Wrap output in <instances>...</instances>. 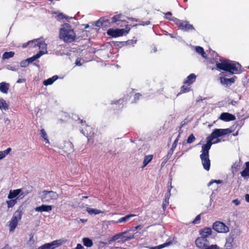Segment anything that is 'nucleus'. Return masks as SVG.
<instances>
[{"label":"nucleus","mask_w":249,"mask_h":249,"mask_svg":"<svg viewBox=\"0 0 249 249\" xmlns=\"http://www.w3.org/2000/svg\"><path fill=\"white\" fill-rule=\"evenodd\" d=\"M217 138H218V128H215L211 134L207 138V143L202 146L201 154L200 155V158L203 167L206 171L210 170L211 165L209 154V150L213 143L218 142V140L215 142H212L213 139Z\"/></svg>","instance_id":"1"},{"label":"nucleus","mask_w":249,"mask_h":249,"mask_svg":"<svg viewBox=\"0 0 249 249\" xmlns=\"http://www.w3.org/2000/svg\"><path fill=\"white\" fill-rule=\"evenodd\" d=\"M219 70L229 72L231 74H240L243 71L241 65L238 62L219 56Z\"/></svg>","instance_id":"2"},{"label":"nucleus","mask_w":249,"mask_h":249,"mask_svg":"<svg viewBox=\"0 0 249 249\" xmlns=\"http://www.w3.org/2000/svg\"><path fill=\"white\" fill-rule=\"evenodd\" d=\"M59 38L66 43H71L75 41L76 34L71 26L69 23H64L59 29Z\"/></svg>","instance_id":"3"},{"label":"nucleus","mask_w":249,"mask_h":249,"mask_svg":"<svg viewBox=\"0 0 249 249\" xmlns=\"http://www.w3.org/2000/svg\"><path fill=\"white\" fill-rule=\"evenodd\" d=\"M40 195V199L43 202L49 203L58 198V195L53 191L44 190Z\"/></svg>","instance_id":"4"},{"label":"nucleus","mask_w":249,"mask_h":249,"mask_svg":"<svg viewBox=\"0 0 249 249\" xmlns=\"http://www.w3.org/2000/svg\"><path fill=\"white\" fill-rule=\"evenodd\" d=\"M22 214V210L20 207L14 213L12 219L9 221V231H13L18 225V221L21 219Z\"/></svg>","instance_id":"5"},{"label":"nucleus","mask_w":249,"mask_h":249,"mask_svg":"<svg viewBox=\"0 0 249 249\" xmlns=\"http://www.w3.org/2000/svg\"><path fill=\"white\" fill-rule=\"evenodd\" d=\"M173 20L174 23L181 30L186 32L195 30L193 25L190 24L187 21L180 20L178 18H174Z\"/></svg>","instance_id":"6"},{"label":"nucleus","mask_w":249,"mask_h":249,"mask_svg":"<svg viewBox=\"0 0 249 249\" xmlns=\"http://www.w3.org/2000/svg\"><path fill=\"white\" fill-rule=\"evenodd\" d=\"M130 29L128 25H125V29H109L107 31V34L113 37H117L123 36L124 35L128 34Z\"/></svg>","instance_id":"7"},{"label":"nucleus","mask_w":249,"mask_h":249,"mask_svg":"<svg viewBox=\"0 0 249 249\" xmlns=\"http://www.w3.org/2000/svg\"><path fill=\"white\" fill-rule=\"evenodd\" d=\"M125 101L124 98H120L118 100L112 101L111 109L122 110L124 107Z\"/></svg>","instance_id":"8"},{"label":"nucleus","mask_w":249,"mask_h":249,"mask_svg":"<svg viewBox=\"0 0 249 249\" xmlns=\"http://www.w3.org/2000/svg\"><path fill=\"white\" fill-rule=\"evenodd\" d=\"M195 244L198 248L203 249L209 245V242L207 238L204 237H198L195 241Z\"/></svg>","instance_id":"9"},{"label":"nucleus","mask_w":249,"mask_h":249,"mask_svg":"<svg viewBox=\"0 0 249 249\" xmlns=\"http://www.w3.org/2000/svg\"><path fill=\"white\" fill-rule=\"evenodd\" d=\"M237 77L234 76L231 78H227L226 77H220L219 78L220 83L222 85H224L226 87L230 86L232 84L234 83Z\"/></svg>","instance_id":"10"},{"label":"nucleus","mask_w":249,"mask_h":249,"mask_svg":"<svg viewBox=\"0 0 249 249\" xmlns=\"http://www.w3.org/2000/svg\"><path fill=\"white\" fill-rule=\"evenodd\" d=\"M62 149L66 154H69L74 151V146L70 141H65Z\"/></svg>","instance_id":"11"},{"label":"nucleus","mask_w":249,"mask_h":249,"mask_svg":"<svg viewBox=\"0 0 249 249\" xmlns=\"http://www.w3.org/2000/svg\"><path fill=\"white\" fill-rule=\"evenodd\" d=\"M30 41H33L32 43H31L29 46L31 47L35 48L38 47L39 49H46L47 45L45 43V42L39 38L34 39L33 40H31Z\"/></svg>","instance_id":"12"},{"label":"nucleus","mask_w":249,"mask_h":249,"mask_svg":"<svg viewBox=\"0 0 249 249\" xmlns=\"http://www.w3.org/2000/svg\"><path fill=\"white\" fill-rule=\"evenodd\" d=\"M219 119L225 122H230L236 119L235 116L228 112H224L221 114Z\"/></svg>","instance_id":"13"},{"label":"nucleus","mask_w":249,"mask_h":249,"mask_svg":"<svg viewBox=\"0 0 249 249\" xmlns=\"http://www.w3.org/2000/svg\"><path fill=\"white\" fill-rule=\"evenodd\" d=\"M207 69L213 71L218 69V61L214 58L211 59L208 62Z\"/></svg>","instance_id":"14"},{"label":"nucleus","mask_w":249,"mask_h":249,"mask_svg":"<svg viewBox=\"0 0 249 249\" xmlns=\"http://www.w3.org/2000/svg\"><path fill=\"white\" fill-rule=\"evenodd\" d=\"M22 192V190L21 189H18L13 190H10L8 196V198L9 199H15V198H17L20 197L19 196L20 193Z\"/></svg>","instance_id":"15"},{"label":"nucleus","mask_w":249,"mask_h":249,"mask_svg":"<svg viewBox=\"0 0 249 249\" xmlns=\"http://www.w3.org/2000/svg\"><path fill=\"white\" fill-rule=\"evenodd\" d=\"M53 206L52 205H42L40 206L36 207L35 208V210L36 212H50L52 210Z\"/></svg>","instance_id":"16"},{"label":"nucleus","mask_w":249,"mask_h":249,"mask_svg":"<svg viewBox=\"0 0 249 249\" xmlns=\"http://www.w3.org/2000/svg\"><path fill=\"white\" fill-rule=\"evenodd\" d=\"M101 19L102 20V28L103 29H106L110 26H111L113 23L111 21V20L110 19V18L109 17H102L101 18Z\"/></svg>","instance_id":"17"},{"label":"nucleus","mask_w":249,"mask_h":249,"mask_svg":"<svg viewBox=\"0 0 249 249\" xmlns=\"http://www.w3.org/2000/svg\"><path fill=\"white\" fill-rule=\"evenodd\" d=\"M136 216V214H132V213L129 214L125 215L124 217H122L119 218L117 221H113V223H115V224H118V223H123V222L125 223V222L128 221L131 218L135 217Z\"/></svg>","instance_id":"18"},{"label":"nucleus","mask_w":249,"mask_h":249,"mask_svg":"<svg viewBox=\"0 0 249 249\" xmlns=\"http://www.w3.org/2000/svg\"><path fill=\"white\" fill-rule=\"evenodd\" d=\"M122 15L121 14L116 15L114 16L112 18H110L111 20V22L114 23H116L117 25H120V23H126L125 20H123L121 19Z\"/></svg>","instance_id":"19"},{"label":"nucleus","mask_w":249,"mask_h":249,"mask_svg":"<svg viewBox=\"0 0 249 249\" xmlns=\"http://www.w3.org/2000/svg\"><path fill=\"white\" fill-rule=\"evenodd\" d=\"M196 79V75L194 73H191L188 75L184 80L183 83L188 86H190L195 82Z\"/></svg>","instance_id":"20"},{"label":"nucleus","mask_w":249,"mask_h":249,"mask_svg":"<svg viewBox=\"0 0 249 249\" xmlns=\"http://www.w3.org/2000/svg\"><path fill=\"white\" fill-rule=\"evenodd\" d=\"M200 237H204L205 238L208 237L212 234V229L210 228H205L204 229L199 230Z\"/></svg>","instance_id":"21"},{"label":"nucleus","mask_w":249,"mask_h":249,"mask_svg":"<svg viewBox=\"0 0 249 249\" xmlns=\"http://www.w3.org/2000/svg\"><path fill=\"white\" fill-rule=\"evenodd\" d=\"M9 86L10 85L9 83H7L4 82L0 83V91L3 93L7 94L9 89Z\"/></svg>","instance_id":"22"},{"label":"nucleus","mask_w":249,"mask_h":249,"mask_svg":"<svg viewBox=\"0 0 249 249\" xmlns=\"http://www.w3.org/2000/svg\"><path fill=\"white\" fill-rule=\"evenodd\" d=\"M229 231V228L223 222L219 221V233H227Z\"/></svg>","instance_id":"23"},{"label":"nucleus","mask_w":249,"mask_h":249,"mask_svg":"<svg viewBox=\"0 0 249 249\" xmlns=\"http://www.w3.org/2000/svg\"><path fill=\"white\" fill-rule=\"evenodd\" d=\"M241 175L243 178L249 177V161L245 162V168L241 172Z\"/></svg>","instance_id":"24"},{"label":"nucleus","mask_w":249,"mask_h":249,"mask_svg":"<svg viewBox=\"0 0 249 249\" xmlns=\"http://www.w3.org/2000/svg\"><path fill=\"white\" fill-rule=\"evenodd\" d=\"M58 78V76L57 75H54L51 78H48L47 80H45L43 81V84L45 86H48L51 85Z\"/></svg>","instance_id":"25"},{"label":"nucleus","mask_w":249,"mask_h":249,"mask_svg":"<svg viewBox=\"0 0 249 249\" xmlns=\"http://www.w3.org/2000/svg\"><path fill=\"white\" fill-rule=\"evenodd\" d=\"M153 156L152 155H146L144 157L143 161V165L142 168L145 167L152 160Z\"/></svg>","instance_id":"26"},{"label":"nucleus","mask_w":249,"mask_h":249,"mask_svg":"<svg viewBox=\"0 0 249 249\" xmlns=\"http://www.w3.org/2000/svg\"><path fill=\"white\" fill-rule=\"evenodd\" d=\"M231 133V131L229 128L219 129V138L223 136L229 135Z\"/></svg>","instance_id":"27"},{"label":"nucleus","mask_w":249,"mask_h":249,"mask_svg":"<svg viewBox=\"0 0 249 249\" xmlns=\"http://www.w3.org/2000/svg\"><path fill=\"white\" fill-rule=\"evenodd\" d=\"M234 239V234L231 232L229 236L226 238V244L229 245V247H231L232 243L233 242Z\"/></svg>","instance_id":"28"},{"label":"nucleus","mask_w":249,"mask_h":249,"mask_svg":"<svg viewBox=\"0 0 249 249\" xmlns=\"http://www.w3.org/2000/svg\"><path fill=\"white\" fill-rule=\"evenodd\" d=\"M14 54L15 53L12 51L5 52L2 54V59L3 60L8 59L13 57L14 56Z\"/></svg>","instance_id":"29"},{"label":"nucleus","mask_w":249,"mask_h":249,"mask_svg":"<svg viewBox=\"0 0 249 249\" xmlns=\"http://www.w3.org/2000/svg\"><path fill=\"white\" fill-rule=\"evenodd\" d=\"M87 212L90 215L92 214H98L102 213V212L99 210L96 209H92L90 208H87Z\"/></svg>","instance_id":"30"},{"label":"nucleus","mask_w":249,"mask_h":249,"mask_svg":"<svg viewBox=\"0 0 249 249\" xmlns=\"http://www.w3.org/2000/svg\"><path fill=\"white\" fill-rule=\"evenodd\" d=\"M62 243H63L62 240L61 239H59V240H54V241H53L52 242H51L50 243H48V244H50V248L53 247V248H55L56 249V247H57L60 246L61 245H62Z\"/></svg>","instance_id":"31"},{"label":"nucleus","mask_w":249,"mask_h":249,"mask_svg":"<svg viewBox=\"0 0 249 249\" xmlns=\"http://www.w3.org/2000/svg\"><path fill=\"white\" fill-rule=\"evenodd\" d=\"M0 109H3L4 110H7L9 109L8 104L2 98H0Z\"/></svg>","instance_id":"32"},{"label":"nucleus","mask_w":249,"mask_h":249,"mask_svg":"<svg viewBox=\"0 0 249 249\" xmlns=\"http://www.w3.org/2000/svg\"><path fill=\"white\" fill-rule=\"evenodd\" d=\"M83 242L84 245L87 247H91L93 245L92 240L88 237L83 238Z\"/></svg>","instance_id":"33"},{"label":"nucleus","mask_w":249,"mask_h":249,"mask_svg":"<svg viewBox=\"0 0 249 249\" xmlns=\"http://www.w3.org/2000/svg\"><path fill=\"white\" fill-rule=\"evenodd\" d=\"M18 198V197H17L15 199H12L10 200L6 201L8 208H12L17 203V200Z\"/></svg>","instance_id":"34"},{"label":"nucleus","mask_w":249,"mask_h":249,"mask_svg":"<svg viewBox=\"0 0 249 249\" xmlns=\"http://www.w3.org/2000/svg\"><path fill=\"white\" fill-rule=\"evenodd\" d=\"M196 51L197 53L200 54L203 57L205 58L206 57V54L202 47L197 46L196 47Z\"/></svg>","instance_id":"35"},{"label":"nucleus","mask_w":249,"mask_h":249,"mask_svg":"<svg viewBox=\"0 0 249 249\" xmlns=\"http://www.w3.org/2000/svg\"><path fill=\"white\" fill-rule=\"evenodd\" d=\"M190 87H189V86H188L187 85V86L183 85L182 86H181L180 88V91L179 92V93H178V94H180L183 93L188 92L190 91Z\"/></svg>","instance_id":"36"},{"label":"nucleus","mask_w":249,"mask_h":249,"mask_svg":"<svg viewBox=\"0 0 249 249\" xmlns=\"http://www.w3.org/2000/svg\"><path fill=\"white\" fill-rule=\"evenodd\" d=\"M40 136L44 139L46 143H49V139H48L47 134L44 129H41L40 130Z\"/></svg>","instance_id":"37"},{"label":"nucleus","mask_w":249,"mask_h":249,"mask_svg":"<svg viewBox=\"0 0 249 249\" xmlns=\"http://www.w3.org/2000/svg\"><path fill=\"white\" fill-rule=\"evenodd\" d=\"M170 244H171L170 242H166V243H164V244H162L160 245L159 246L155 247L154 248H153V249H161L162 248H165L166 247L168 246L169 245H170Z\"/></svg>","instance_id":"38"},{"label":"nucleus","mask_w":249,"mask_h":249,"mask_svg":"<svg viewBox=\"0 0 249 249\" xmlns=\"http://www.w3.org/2000/svg\"><path fill=\"white\" fill-rule=\"evenodd\" d=\"M165 18L166 19H168L171 21H172L173 22V19L177 18L175 17H172V14L171 12H168L166 13L165 14Z\"/></svg>","instance_id":"39"},{"label":"nucleus","mask_w":249,"mask_h":249,"mask_svg":"<svg viewBox=\"0 0 249 249\" xmlns=\"http://www.w3.org/2000/svg\"><path fill=\"white\" fill-rule=\"evenodd\" d=\"M239 167V163L238 162H235L231 166V169L233 172H236Z\"/></svg>","instance_id":"40"},{"label":"nucleus","mask_w":249,"mask_h":249,"mask_svg":"<svg viewBox=\"0 0 249 249\" xmlns=\"http://www.w3.org/2000/svg\"><path fill=\"white\" fill-rule=\"evenodd\" d=\"M201 213L198 214L192 221V223L193 224H197L199 223L201 219Z\"/></svg>","instance_id":"41"},{"label":"nucleus","mask_w":249,"mask_h":249,"mask_svg":"<svg viewBox=\"0 0 249 249\" xmlns=\"http://www.w3.org/2000/svg\"><path fill=\"white\" fill-rule=\"evenodd\" d=\"M195 140H196L195 137L194 136V135L193 134H192L188 138V139L187 140V142L188 143H191L193 142H194L195 141Z\"/></svg>","instance_id":"42"},{"label":"nucleus","mask_w":249,"mask_h":249,"mask_svg":"<svg viewBox=\"0 0 249 249\" xmlns=\"http://www.w3.org/2000/svg\"><path fill=\"white\" fill-rule=\"evenodd\" d=\"M29 240L28 241V244L32 245L34 244L35 240L34 239V235L32 233H31L30 235Z\"/></svg>","instance_id":"43"},{"label":"nucleus","mask_w":249,"mask_h":249,"mask_svg":"<svg viewBox=\"0 0 249 249\" xmlns=\"http://www.w3.org/2000/svg\"><path fill=\"white\" fill-rule=\"evenodd\" d=\"M179 137V134L178 135V137L176 138V139L174 141L172 145V147H171V149H173L175 150V148H176L177 147V143L178 142V138Z\"/></svg>","instance_id":"44"},{"label":"nucleus","mask_w":249,"mask_h":249,"mask_svg":"<svg viewBox=\"0 0 249 249\" xmlns=\"http://www.w3.org/2000/svg\"><path fill=\"white\" fill-rule=\"evenodd\" d=\"M142 95L140 93H136L134 95V102L132 103H136L138 100L140 99Z\"/></svg>","instance_id":"45"},{"label":"nucleus","mask_w":249,"mask_h":249,"mask_svg":"<svg viewBox=\"0 0 249 249\" xmlns=\"http://www.w3.org/2000/svg\"><path fill=\"white\" fill-rule=\"evenodd\" d=\"M211 200L213 202H216L217 200L216 194L215 192H213L210 196Z\"/></svg>","instance_id":"46"},{"label":"nucleus","mask_w":249,"mask_h":249,"mask_svg":"<svg viewBox=\"0 0 249 249\" xmlns=\"http://www.w3.org/2000/svg\"><path fill=\"white\" fill-rule=\"evenodd\" d=\"M102 20L101 18L97 21L95 24V26L98 27V28H102Z\"/></svg>","instance_id":"47"},{"label":"nucleus","mask_w":249,"mask_h":249,"mask_svg":"<svg viewBox=\"0 0 249 249\" xmlns=\"http://www.w3.org/2000/svg\"><path fill=\"white\" fill-rule=\"evenodd\" d=\"M29 65V62L27 59L23 60L20 63V66L21 67H26Z\"/></svg>","instance_id":"48"},{"label":"nucleus","mask_w":249,"mask_h":249,"mask_svg":"<svg viewBox=\"0 0 249 249\" xmlns=\"http://www.w3.org/2000/svg\"><path fill=\"white\" fill-rule=\"evenodd\" d=\"M50 249V244H49L48 243H46L38 248V249Z\"/></svg>","instance_id":"49"},{"label":"nucleus","mask_w":249,"mask_h":249,"mask_svg":"<svg viewBox=\"0 0 249 249\" xmlns=\"http://www.w3.org/2000/svg\"><path fill=\"white\" fill-rule=\"evenodd\" d=\"M203 249H218V246L216 245H212L211 246L208 245L207 247Z\"/></svg>","instance_id":"50"},{"label":"nucleus","mask_w":249,"mask_h":249,"mask_svg":"<svg viewBox=\"0 0 249 249\" xmlns=\"http://www.w3.org/2000/svg\"><path fill=\"white\" fill-rule=\"evenodd\" d=\"M43 54H44V52L42 51H40L37 53L34 56L36 60L39 58Z\"/></svg>","instance_id":"51"},{"label":"nucleus","mask_w":249,"mask_h":249,"mask_svg":"<svg viewBox=\"0 0 249 249\" xmlns=\"http://www.w3.org/2000/svg\"><path fill=\"white\" fill-rule=\"evenodd\" d=\"M174 151V150L170 148L169 151L168 152L167 154L165 156H166L168 158L170 159L172 155L173 154Z\"/></svg>","instance_id":"52"},{"label":"nucleus","mask_w":249,"mask_h":249,"mask_svg":"<svg viewBox=\"0 0 249 249\" xmlns=\"http://www.w3.org/2000/svg\"><path fill=\"white\" fill-rule=\"evenodd\" d=\"M125 232H122V233H119L118 234H116L115 235H114L113 237V239L114 240H117L119 238L120 236L124 234H125Z\"/></svg>","instance_id":"53"},{"label":"nucleus","mask_w":249,"mask_h":249,"mask_svg":"<svg viewBox=\"0 0 249 249\" xmlns=\"http://www.w3.org/2000/svg\"><path fill=\"white\" fill-rule=\"evenodd\" d=\"M213 229L218 232V221H215L213 225Z\"/></svg>","instance_id":"54"},{"label":"nucleus","mask_w":249,"mask_h":249,"mask_svg":"<svg viewBox=\"0 0 249 249\" xmlns=\"http://www.w3.org/2000/svg\"><path fill=\"white\" fill-rule=\"evenodd\" d=\"M81 59L80 58H78L76 59L75 64L77 66H81L82 65V63L81 62Z\"/></svg>","instance_id":"55"},{"label":"nucleus","mask_w":249,"mask_h":249,"mask_svg":"<svg viewBox=\"0 0 249 249\" xmlns=\"http://www.w3.org/2000/svg\"><path fill=\"white\" fill-rule=\"evenodd\" d=\"M11 151V148L9 147L7 149H6L4 151H3L2 152L5 157L7 155L9 154V153Z\"/></svg>","instance_id":"56"},{"label":"nucleus","mask_w":249,"mask_h":249,"mask_svg":"<svg viewBox=\"0 0 249 249\" xmlns=\"http://www.w3.org/2000/svg\"><path fill=\"white\" fill-rule=\"evenodd\" d=\"M239 103V101H234V100H231V102L229 103L233 106H236V105H237Z\"/></svg>","instance_id":"57"},{"label":"nucleus","mask_w":249,"mask_h":249,"mask_svg":"<svg viewBox=\"0 0 249 249\" xmlns=\"http://www.w3.org/2000/svg\"><path fill=\"white\" fill-rule=\"evenodd\" d=\"M143 226L142 225H139L137 226H135L134 227V229L133 230L134 231L137 230H141L142 228H143Z\"/></svg>","instance_id":"58"},{"label":"nucleus","mask_w":249,"mask_h":249,"mask_svg":"<svg viewBox=\"0 0 249 249\" xmlns=\"http://www.w3.org/2000/svg\"><path fill=\"white\" fill-rule=\"evenodd\" d=\"M170 191V189H169L168 192L165 194L164 199H169L170 196H171Z\"/></svg>","instance_id":"59"},{"label":"nucleus","mask_w":249,"mask_h":249,"mask_svg":"<svg viewBox=\"0 0 249 249\" xmlns=\"http://www.w3.org/2000/svg\"><path fill=\"white\" fill-rule=\"evenodd\" d=\"M27 60L28 61V62L29 63H32V62H34V61H35L36 59H35V57H34V56H33L32 57L27 58Z\"/></svg>","instance_id":"60"},{"label":"nucleus","mask_w":249,"mask_h":249,"mask_svg":"<svg viewBox=\"0 0 249 249\" xmlns=\"http://www.w3.org/2000/svg\"><path fill=\"white\" fill-rule=\"evenodd\" d=\"M169 159H170L168 158V157H167L166 156L164 157L163 158V161H162V164H165Z\"/></svg>","instance_id":"61"},{"label":"nucleus","mask_w":249,"mask_h":249,"mask_svg":"<svg viewBox=\"0 0 249 249\" xmlns=\"http://www.w3.org/2000/svg\"><path fill=\"white\" fill-rule=\"evenodd\" d=\"M232 203H234L235 205H238L239 204H240V202L239 200H238V199H234L232 200Z\"/></svg>","instance_id":"62"},{"label":"nucleus","mask_w":249,"mask_h":249,"mask_svg":"<svg viewBox=\"0 0 249 249\" xmlns=\"http://www.w3.org/2000/svg\"><path fill=\"white\" fill-rule=\"evenodd\" d=\"M26 82V79L25 78H22V79H18L17 81V83H25Z\"/></svg>","instance_id":"63"},{"label":"nucleus","mask_w":249,"mask_h":249,"mask_svg":"<svg viewBox=\"0 0 249 249\" xmlns=\"http://www.w3.org/2000/svg\"><path fill=\"white\" fill-rule=\"evenodd\" d=\"M33 43V41H28L27 43H23L22 44V46L23 48H26L27 46L30 45L31 43Z\"/></svg>","instance_id":"64"}]
</instances>
